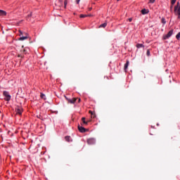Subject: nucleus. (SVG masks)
Wrapping results in <instances>:
<instances>
[{
  "label": "nucleus",
  "mask_w": 180,
  "mask_h": 180,
  "mask_svg": "<svg viewBox=\"0 0 180 180\" xmlns=\"http://www.w3.org/2000/svg\"><path fill=\"white\" fill-rule=\"evenodd\" d=\"M136 47L137 49H141V47H144V45H143L142 44H137Z\"/></svg>",
  "instance_id": "f3484780"
},
{
  "label": "nucleus",
  "mask_w": 180,
  "mask_h": 180,
  "mask_svg": "<svg viewBox=\"0 0 180 180\" xmlns=\"http://www.w3.org/2000/svg\"><path fill=\"white\" fill-rule=\"evenodd\" d=\"M129 22H131V20H133V18H130L128 19Z\"/></svg>",
  "instance_id": "c85d7f7f"
},
{
  "label": "nucleus",
  "mask_w": 180,
  "mask_h": 180,
  "mask_svg": "<svg viewBox=\"0 0 180 180\" xmlns=\"http://www.w3.org/2000/svg\"><path fill=\"white\" fill-rule=\"evenodd\" d=\"M59 2H60V4H63V0H59Z\"/></svg>",
  "instance_id": "473e14b6"
},
{
  "label": "nucleus",
  "mask_w": 180,
  "mask_h": 180,
  "mask_svg": "<svg viewBox=\"0 0 180 180\" xmlns=\"http://www.w3.org/2000/svg\"><path fill=\"white\" fill-rule=\"evenodd\" d=\"M6 15V12L2 10H0V16H5Z\"/></svg>",
  "instance_id": "9b49d317"
},
{
  "label": "nucleus",
  "mask_w": 180,
  "mask_h": 180,
  "mask_svg": "<svg viewBox=\"0 0 180 180\" xmlns=\"http://www.w3.org/2000/svg\"><path fill=\"white\" fill-rule=\"evenodd\" d=\"M79 1H81V0H76V3L78 4H79Z\"/></svg>",
  "instance_id": "7c9ffc66"
},
{
  "label": "nucleus",
  "mask_w": 180,
  "mask_h": 180,
  "mask_svg": "<svg viewBox=\"0 0 180 180\" xmlns=\"http://www.w3.org/2000/svg\"><path fill=\"white\" fill-rule=\"evenodd\" d=\"M20 52L23 53V54H26V53H27V51L26 50V49H21Z\"/></svg>",
  "instance_id": "6ab92c4d"
},
{
  "label": "nucleus",
  "mask_w": 180,
  "mask_h": 180,
  "mask_svg": "<svg viewBox=\"0 0 180 180\" xmlns=\"http://www.w3.org/2000/svg\"><path fill=\"white\" fill-rule=\"evenodd\" d=\"M78 102H79V103L81 102V98H79V99H78Z\"/></svg>",
  "instance_id": "72a5a7b5"
},
{
  "label": "nucleus",
  "mask_w": 180,
  "mask_h": 180,
  "mask_svg": "<svg viewBox=\"0 0 180 180\" xmlns=\"http://www.w3.org/2000/svg\"><path fill=\"white\" fill-rule=\"evenodd\" d=\"M22 112H23V109L21 107H17L15 108L16 115H22Z\"/></svg>",
  "instance_id": "39448f33"
},
{
  "label": "nucleus",
  "mask_w": 180,
  "mask_h": 180,
  "mask_svg": "<svg viewBox=\"0 0 180 180\" xmlns=\"http://www.w3.org/2000/svg\"><path fill=\"white\" fill-rule=\"evenodd\" d=\"M40 98L41 99H44V101H46V94H43V93H41L40 94Z\"/></svg>",
  "instance_id": "2eb2a0df"
},
{
  "label": "nucleus",
  "mask_w": 180,
  "mask_h": 180,
  "mask_svg": "<svg viewBox=\"0 0 180 180\" xmlns=\"http://www.w3.org/2000/svg\"><path fill=\"white\" fill-rule=\"evenodd\" d=\"M23 47H25L24 46H22V49H23Z\"/></svg>",
  "instance_id": "c9c22d12"
},
{
  "label": "nucleus",
  "mask_w": 180,
  "mask_h": 180,
  "mask_svg": "<svg viewBox=\"0 0 180 180\" xmlns=\"http://www.w3.org/2000/svg\"><path fill=\"white\" fill-rule=\"evenodd\" d=\"M65 98L67 99V101L69 103H75V102H77V98H73L72 99H70V98L65 97Z\"/></svg>",
  "instance_id": "0eeeda50"
},
{
  "label": "nucleus",
  "mask_w": 180,
  "mask_h": 180,
  "mask_svg": "<svg viewBox=\"0 0 180 180\" xmlns=\"http://www.w3.org/2000/svg\"><path fill=\"white\" fill-rule=\"evenodd\" d=\"M28 39V37L27 36H25V37H21L18 39V40H20L21 41H22L23 40H26Z\"/></svg>",
  "instance_id": "f8f14e48"
},
{
  "label": "nucleus",
  "mask_w": 180,
  "mask_h": 180,
  "mask_svg": "<svg viewBox=\"0 0 180 180\" xmlns=\"http://www.w3.org/2000/svg\"><path fill=\"white\" fill-rule=\"evenodd\" d=\"M31 16H32V13H30V14H28V15L27 16L26 19L28 22H32V20L30 19Z\"/></svg>",
  "instance_id": "4468645a"
},
{
  "label": "nucleus",
  "mask_w": 180,
  "mask_h": 180,
  "mask_svg": "<svg viewBox=\"0 0 180 180\" xmlns=\"http://www.w3.org/2000/svg\"><path fill=\"white\" fill-rule=\"evenodd\" d=\"M129 60H127L126 63L124 64V70H125V71H126V70H127V68H129Z\"/></svg>",
  "instance_id": "ddd939ff"
},
{
  "label": "nucleus",
  "mask_w": 180,
  "mask_h": 180,
  "mask_svg": "<svg viewBox=\"0 0 180 180\" xmlns=\"http://www.w3.org/2000/svg\"><path fill=\"white\" fill-rule=\"evenodd\" d=\"M176 39H177V40H179V39H180V32L176 35Z\"/></svg>",
  "instance_id": "aec40b11"
},
{
  "label": "nucleus",
  "mask_w": 180,
  "mask_h": 180,
  "mask_svg": "<svg viewBox=\"0 0 180 180\" xmlns=\"http://www.w3.org/2000/svg\"><path fill=\"white\" fill-rule=\"evenodd\" d=\"M68 4V1H67V0H65L64 2L65 8H67Z\"/></svg>",
  "instance_id": "393cba45"
},
{
  "label": "nucleus",
  "mask_w": 180,
  "mask_h": 180,
  "mask_svg": "<svg viewBox=\"0 0 180 180\" xmlns=\"http://www.w3.org/2000/svg\"><path fill=\"white\" fill-rule=\"evenodd\" d=\"M87 16H92V15H91V14L90 15H87Z\"/></svg>",
  "instance_id": "f704fd0d"
},
{
  "label": "nucleus",
  "mask_w": 180,
  "mask_h": 180,
  "mask_svg": "<svg viewBox=\"0 0 180 180\" xmlns=\"http://www.w3.org/2000/svg\"><path fill=\"white\" fill-rule=\"evenodd\" d=\"M89 11H92V7L89 8Z\"/></svg>",
  "instance_id": "2f4dec72"
},
{
  "label": "nucleus",
  "mask_w": 180,
  "mask_h": 180,
  "mask_svg": "<svg viewBox=\"0 0 180 180\" xmlns=\"http://www.w3.org/2000/svg\"><path fill=\"white\" fill-rule=\"evenodd\" d=\"M162 23H163V25H165L167 23V21H165V18H162Z\"/></svg>",
  "instance_id": "412c9836"
},
{
  "label": "nucleus",
  "mask_w": 180,
  "mask_h": 180,
  "mask_svg": "<svg viewBox=\"0 0 180 180\" xmlns=\"http://www.w3.org/2000/svg\"><path fill=\"white\" fill-rule=\"evenodd\" d=\"M23 34V32L22 31H20V36H22Z\"/></svg>",
  "instance_id": "c756f323"
},
{
  "label": "nucleus",
  "mask_w": 180,
  "mask_h": 180,
  "mask_svg": "<svg viewBox=\"0 0 180 180\" xmlns=\"http://www.w3.org/2000/svg\"><path fill=\"white\" fill-rule=\"evenodd\" d=\"M95 143H96V140L94 138H90V139H87V143L89 146H92L93 144H95Z\"/></svg>",
  "instance_id": "7ed1b4c3"
},
{
  "label": "nucleus",
  "mask_w": 180,
  "mask_h": 180,
  "mask_svg": "<svg viewBox=\"0 0 180 180\" xmlns=\"http://www.w3.org/2000/svg\"><path fill=\"white\" fill-rule=\"evenodd\" d=\"M154 2H155V0H150V4H154Z\"/></svg>",
  "instance_id": "bb28decb"
},
{
  "label": "nucleus",
  "mask_w": 180,
  "mask_h": 180,
  "mask_svg": "<svg viewBox=\"0 0 180 180\" xmlns=\"http://www.w3.org/2000/svg\"><path fill=\"white\" fill-rule=\"evenodd\" d=\"M65 139L66 141L70 143V141H71V136H65Z\"/></svg>",
  "instance_id": "dca6fc26"
},
{
  "label": "nucleus",
  "mask_w": 180,
  "mask_h": 180,
  "mask_svg": "<svg viewBox=\"0 0 180 180\" xmlns=\"http://www.w3.org/2000/svg\"><path fill=\"white\" fill-rule=\"evenodd\" d=\"M146 55L148 56V57H150V49L147 50Z\"/></svg>",
  "instance_id": "b1692460"
},
{
  "label": "nucleus",
  "mask_w": 180,
  "mask_h": 180,
  "mask_svg": "<svg viewBox=\"0 0 180 180\" xmlns=\"http://www.w3.org/2000/svg\"><path fill=\"white\" fill-rule=\"evenodd\" d=\"M18 57H20L21 58H23V55H22V54H18Z\"/></svg>",
  "instance_id": "a878e982"
},
{
  "label": "nucleus",
  "mask_w": 180,
  "mask_h": 180,
  "mask_svg": "<svg viewBox=\"0 0 180 180\" xmlns=\"http://www.w3.org/2000/svg\"><path fill=\"white\" fill-rule=\"evenodd\" d=\"M177 13H180V4L179 2H177L176 5L174 6V12H176Z\"/></svg>",
  "instance_id": "423d86ee"
},
{
  "label": "nucleus",
  "mask_w": 180,
  "mask_h": 180,
  "mask_svg": "<svg viewBox=\"0 0 180 180\" xmlns=\"http://www.w3.org/2000/svg\"><path fill=\"white\" fill-rule=\"evenodd\" d=\"M78 130L80 133H86L88 130L85 129L84 127L78 125Z\"/></svg>",
  "instance_id": "20e7f679"
},
{
  "label": "nucleus",
  "mask_w": 180,
  "mask_h": 180,
  "mask_svg": "<svg viewBox=\"0 0 180 180\" xmlns=\"http://www.w3.org/2000/svg\"><path fill=\"white\" fill-rule=\"evenodd\" d=\"M178 17L177 19H180V13H177Z\"/></svg>",
  "instance_id": "cd10ccee"
},
{
  "label": "nucleus",
  "mask_w": 180,
  "mask_h": 180,
  "mask_svg": "<svg viewBox=\"0 0 180 180\" xmlns=\"http://www.w3.org/2000/svg\"><path fill=\"white\" fill-rule=\"evenodd\" d=\"M171 8H172V6H171Z\"/></svg>",
  "instance_id": "e433bc0d"
},
{
  "label": "nucleus",
  "mask_w": 180,
  "mask_h": 180,
  "mask_svg": "<svg viewBox=\"0 0 180 180\" xmlns=\"http://www.w3.org/2000/svg\"><path fill=\"white\" fill-rule=\"evenodd\" d=\"M175 2H176V0H172L171 1L172 5H175Z\"/></svg>",
  "instance_id": "5701e85b"
},
{
  "label": "nucleus",
  "mask_w": 180,
  "mask_h": 180,
  "mask_svg": "<svg viewBox=\"0 0 180 180\" xmlns=\"http://www.w3.org/2000/svg\"><path fill=\"white\" fill-rule=\"evenodd\" d=\"M3 95L4 96H5V101H7V102H9V101H11V95H9V92L4 91Z\"/></svg>",
  "instance_id": "f03ea898"
},
{
  "label": "nucleus",
  "mask_w": 180,
  "mask_h": 180,
  "mask_svg": "<svg viewBox=\"0 0 180 180\" xmlns=\"http://www.w3.org/2000/svg\"><path fill=\"white\" fill-rule=\"evenodd\" d=\"M174 34V30H171L167 34L163 36V40H167Z\"/></svg>",
  "instance_id": "f257e3e1"
},
{
  "label": "nucleus",
  "mask_w": 180,
  "mask_h": 180,
  "mask_svg": "<svg viewBox=\"0 0 180 180\" xmlns=\"http://www.w3.org/2000/svg\"><path fill=\"white\" fill-rule=\"evenodd\" d=\"M89 112L90 113V115H91V117H93L94 119L96 117V114H95V112L89 110Z\"/></svg>",
  "instance_id": "9d476101"
},
{
  "label": "nucleus",
  "mask_w": 180,
  "mask_h": 180,
  "mask_svg": "<svg viewBox=\"0 0 180 180\" xmlns=\"http://www.w3.org/2000/svg\"><path fill=\"white\" fill-rule=\"evenodd\" d=\"M80 18H88V15L81 14Z\"/></svg>",
  "instance_id": "4be33fe9"
},
{
  "label": "nucleus",
  "mask_w": 180,
  "mask_h": 180,
  "mask_svg": "<svg viewBox=\"0 0 180 180\" xmlns=\"http://www.w3.org/2000/svg\"><path fill=\"white\" fill-rule=\"evenodd\" d=\"M141 13L142 15H147V13H148V10L143 8L141 10Z\"/></svg>",
  "instance_id": "1a4fd4ad"
},
{
  "label": "nucleus",
  "mask_w": 180,
  "mask_h": 180,
  "mask_svg": "<svg viewBox=\"0 0 180 180\" xmlns=\"http://www.w3.org/2000/svg\"><path fill=\"white\" fill-rule=\"evenodd\" d=\"M105 26H108V23L104 22V23L101 24V25L99 26V27H103V28H105Z\"/></svg>",
  "instance_id": "a211bd4d"
},
{
  "label": "nucleus",
  "mask_w": 180,
  "mask_h": 180,
  "mask_svg": "<svg viewBox=\"0 0 180 180\" xmlns=\"http://www.w3.org/2000/svg\"><path fill=\"white\" fill-rule=\"evenodd\" d=\"M86 118L84 117H83L82 118V123H81V126H84V124H85L86 126V124H88V122H86Z\"/></svg>",
  "instance_id": "6e6552de"
}]
</instances>
